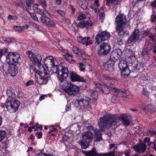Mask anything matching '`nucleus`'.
Segmentation results:
<instances>
[{"mask_svg": "<svg viewBox=\"0 0 156 156\" xmlns=\"http://www.w3.org/2000/svg\"><path fill=\"white\" fill-rule=\"evenodd\" d=\"M119 120L126 126L129 125L131 122L128 116L125 114H122L119 117L115 115L107 114L100 119L98 124L101 130L103 131L106 129L116 125Z\"/></svg>", "mask_w": 156, "mask_h": 156, "instance_id": "f257e3e1", "label": "nucleus"}, {"mask_svg": "<svg viewBox=\"0 0 156 156\" xmlns=\"http://www.w3.org/2000/svg\"><path fill=\"white\" fill-rule=\"evenodd\" d=\"M7 94L9 97L8 101L5 104V106L8 110L10 113L16 112L18 109L20 105V102L18 101H15L14 99L12 98L15 96V94L12 90L11 88H8L7 90Z\"/></svg>", "mask_w": 156, "mask_h": 156, "instance_id": "f03ea898", "label": "nucleus"}, {"mask_svg": "<svg viewBox=\"0 0 156 156\" xmlns=\"http://www.w3.org/2000/svg\"><path fill=\"white\" fill-rule=\"evenodd\" d=\"M49 71L51 73H56L58 75V78L61 83L64 82L68 76L69 71L67 68L61 66H57L54 64L52 67L47 68Z\"/></svg>", "mask_w": 156, "mask_h": 156, "instance_id": "7ed1b4c3", "label": "nucleus"}, {"mask_svg": "<svg viewBox=\"0 0 156 156\" xmlns=\"http://www.w3.org/2000/svg\"><path fill=\"white\" fill-rule=\"evenodd\" d=\"M39 72V77L36 80L37 82L39 84H46L49 79V75L42 65L40 66Z\"/></svg>", "mask_w": 156, "mask_h": 156, "instance_id": "20e7f679", "label": "nucleus"}, {"mask_svg": "<svg viewBox=\"0 0 156 156\" xmlns=\"http://www.w3.org/2000/svg\"><path fill=\"white\" fill-rule=\"evenodd\" d=\"M89 101L90 99L88 97H86L84 98L76 100L75 101L74 105L79 109L86 110L90 107Z\"/></svg>", "mask_w": 156, "mask_h": 156, "instance_id": "39448f33", "label": "nucleus"}, {"mask_svg": "<svg viewBox=\"0 0 156 156\" xmlns=\"http://www.w3.org/2000/svg\"><path fill=\"white\" fill-rule=\"evenodd\" d=\"M64 82L67 84V86L65 89V90L67 94L71 96H75L79 92L80 88L78 87L69 83L68 82L66 81V80Z\"/></svg>", "mask_w": 156, "mask_h": 156, "instance_id": "423d86ee", "label": "nucleus"}, {"mask_svg": "<svg viewBox=\"0 0 156 156\" xmlns=\"http://www.w3.org/2000/svg\"><path fill=\"white\" fill-rule=\"evenodd\" d=\"M4 71L10 73L13 76H15L18 73V67L13 64H5L3 66Z\"/></svg>", "mask_w": 156, "mask_h": 156, "instance_id": "0eeeda50", "label": "nucleus"}, {"mask_svg": "<svg viewBox=\"0 0 156 156\" xmlns=\"http://www.w3.org/2000/svg\"><path fill=\"white\" fill-rule=\"evenodd\" d=\"M111 50V46L107 43L101 44L98 50V54L100 55H104L108 54Z\"/></svg>", "mask_w": 156, "mask_h": 156, "instance_id": "6e6552de", "label": "nucleus"}, {"mask_svg": "<svg viewBox=\"0 0 156 156\" xmlns=\"http://www.w3.org/2000/svg\"><path fill=\"white\" fill-rule=\"evenodd\" d=\"M110 37V33L106 31L98 33L95 38L97 44H99L101 41L107 40Z\"/></svg>", "mask_w": 156, "mask_h": 156, "instance_id": "1a4fd4ad", "label": "nucleus"}, {"mask_svg": "<svg viewBox=\"0 0 156 156\" xmlns=\"http://www.w3.org/2000/svg\"><path fill=\"white\" fill-rule=\"evenodd\" d=\"M115 24L117 25H127V26L130 27L129 22H126V16L123 14L118 15L115 19Z\"/></svg>", "mask_w": 156, "mask_h": 156, "instance_id": "9d476101", "label": "nucleus"}, {"mask_svg": "<svg viewBox=\"0 0 156 156\" xmlns=\"http://www.w3.org/2000/svg\"><path fill=\"white\" fill-rule=\"evenodd\" d=\"M67 77H69L70 80L72 82L77 81L86 82V80L87 81L88 80L87 79L85 80L82 77H81L76 73L73 71H71L70 72H69Z\"/></svg>", "mask_w": 156, "mask_h": 156, "instance_id": "9b49d317", "label": "nucleus"}, {"mask_svg": "<svg viewBox=\"0 0 156 156\" xmlns=\"http://www.w3.org/2000/svg\"><path fill=\"white\" fill-rule=\"evenodd\" d=\"M28 57L30 60L34 63H36L38 65L39 69L40 68V66L42 65L41 64V62L42 57L41 55L38 54L37 55H35L32 52L29 51L28 52Z\"/></svg>", "mask_w": 156, "mask_h": 156, "instance_id": "f8f14e48", "label": "nucleus"}, {"mask_svg": "<svg viewBox=\"0 0 156 156\" xmlns=\"http://www.w3.org/2000/svg\"><path fill=\"white\" fill-rule=\"evenodd\" d=\"M122 54L121 50L119 49H115L112 51L110 54V59L113 63L119 58Z\"/></svg>", "mask_w": 156, "mask_h": 156, "instance_id": "ddd939ff", "label": "nucleus"}, {"mask_svg": "<svg viewBox=\"0 0 156 156\" xmlns=\"http://www.w3.org/2000/svg\"><path fill=\"white\" fill-rule=\"evenodd\" d=\"M95 150V149L93 148L89 151L86 152L85 154L87 156H115L114 152H111L108 153L98 154L96 153Z\"/></svg>", "mask_w": 156, "mask_h": 156, "instance_id": "4468645a", "label": "nucleus"}, {"mask_svg": "<svg viewBox=\"0 0 156 156\" xmlns=\"http://www.w3.org/2000/svg\"><path fill=\"white\" fill-rule=\"evenodd\" d=\"M126 25H117L115 26L116 32L120 36L122 37L128 34V31L125 27Z\"/></svg>", "mask_w": 156, "mask_h": 156, "instance_id": "2eb2a0df", "label": "nucleus"}, {"mask_svg": "<svg viewBox=\"0 0 156 156\" xmlns=\"http://www.w3.org/2000/svg\"><path fill=\"white\" fill-rule=\"evenodd\" d=\"M140 36L139 30L138 29H135L132 34L128 39V42L130 44L132 42H136L139 39Z\"/></svg>", "mask_w": 156, "mask_h": 156, "instance_id": "dca6fc26", "label": "nucleus"}, {"mask_svg": "<svg viewBox=\"0 0 156 156\" xmlns=\"http://www.w3.org/2000/svg\"><path fill=\"white\" fill-rule=\"evenodd\" d=\"M56 61L55 58L52 56H49L46 57L44 60V64L47 68H50L52 67Z\"/></svg>", "mask_w": 156, "mask_h": 156, "instance_id": "f3484780", "label": "nucleus"}, {"mask_svg": "<svg viewBox=\"0 0 156 156\" xmlns=\"http://www.w3.org/2000/svg\"><path fill=\"white\" fill-rule=\"evenodd\" d=\"M101 90L103 93L105 94H108L110 90H111L115 92V91H119L118 89L116 88L115 86L112 84L108 85L107 87L103 86Z\"/></svg>", "mask_w": 156, "mask_h": 156, "instance_id": "a211bd4d", "label": "nucleus"}, {"mask_svg": "<svg viewBox=\"0 0 156 156\" xmlns=\"http://www.w3.org/2000/svg\"><path fill=\"white\" fill-rule=\"evenodd\" d=\"M89 37H77V41L83 44H85L86 46L92 44V42L91 40H89Z\"/></svg>", "mask_w": 156, "mask_h": 156, "instance_id": "6ab92c4d", "label": "nucleus"}, {"mask_svg": "<svg viewBox=\"0 0 156 156\" xmlns=\"http://www.w3.org/2000/svg\"><path fill=\"white\" fill-rule=\"evenodd\" d=\"M133 148L136 152L144 153L146 150V144L144 143L139 144L134 147Z\"/></svg>", "mask_w": 156, "mask_h": 156, "instance_id": "aec40b11", "label": "nucleus"}, {"mask_svg": "<svg viewBox=\"0 0 156 156\" xmlns=\"http://www.w3.org/2000/svg\"><path fill=\"white\" fill-rule=\"evenodd\" d=\"M114 63L112 62L111 60H108L106 62L104 63L103 66L105 70L109 72H112L114 70Z\"/></svg>", "mask_w": 156, "mask_h": 156, "instance_id": "412c9836", "label": "nucleus"}, {"mask_svg": "<svg viewBox=\"0 0 156 156\" xmlns=\"http://www.w3.org/2000/svg\"><path fill=\"white\" fill-rule=\"evenodd\" d=\"M82 140L87 143H90L93 139L92 133L90 132H86L82 135Z\"/></svg>", "mask_w": 156, "mask_h": 156, "instance_id": "4be33fe9", "label": "nucleus"}, {"mask_svg": "<svg viewBox=\"0 0 156 156\" xmlns=\"http://www.w3.org/2000/svg\"><path fill=\"white\" fill-rule=\"evenodd\" d=\"M93 23L91 21L88 20L80 22L77 25V26L81 28H87L92 26Z\"/></svg>", "mask_w": 156, "mask_h": 156, "instance_id": "5701e85b", "label": "nucleus"}, {"mask_svg": "<svg viewBox=\"0 0 156 156\" xmlns=\"http://www.w3.org/2000/svg\"><path fill=\"white\" fill-rule=\"evenodd\" d=\"M118 91H115V92L118 93V94L121 96L126 98L128 99H131L133 98V96L130 94L129 92L128 91H126L125 92H123L122 91H120L119 89Z\"/></svg>", "mask_w": 156, "mask_h": 156, "instance_id": "b1692460", "label": "nucleus"}, {"mask_svg": "<svg viewBox=\"0 0 156 156\" xmlns=\"http://www.w3.org/2000/svg\"><path fill=\"white\" fill-rule=\"evenodd\" d=\"M12 58V61L16 63H19L21 62L20 56V55L16 52L13 53Z\"/></svg>", "mask_w": 156, "mask_h": 156, "instance_id": "393cba45", "label": "nucleus"}, {"mask_svg": "<svg viewBox=\"0 0 156 156\" xmlns=\"http://www.w3.org/2000/svg\"><path fill=\"white\" fill-rule=\"evenodd\" d=\"M36 12L41 15L44 16L46 18H49L50 14L45 9L42 10L40 9H37Z\"/></svg>", "mask_w": 156, "mask_h": 156, "instance_id": "a878e982", "label": "nucleus"}, {"mask_svg": "<svg viewBox=\"0 0 156 156\" xmlns=\"http://www.w3.org/2000/svg\"><path fill=\"white\" fill-rule=\"evenodd\" d=\"M77 2L83 9H86L87 8V2L85 0H77Z\"/></svg>", "mask_w": 156, "mask_h": 156, "instance_id": "bb28decb", "label": "nucleus"}, {"mask_svg": "<svg viewBox=\"0 0 156 156\" xmlns=\"http://www.w3.org/2000/svg\"><path fill=\"white\" fill-rule=\"evenodd\" d=\"M119 66L120 70L126 68H128L126 61L123 59L120 61L119 64Z\"/></svg>", "mask_w": 156, "mask_h": 156, "instance_id": "cd10ccee", "label": "nucleus"}, {"mask_svg": "<svg viewBox=\"0 0 156 156\" xmlns=\"http://www.w3.org/2000/svg\"><path fill=\"white\" fill-rule=\"evenodd\" d=\"M121 70V75L124 78H126L129 75L130 73V71L128 67L122 69Z\"/></svg>", "mask_w": 156, "mask_h": 156, "instance_id": "c85d7f7f", "label": "nucleus"}, {"mask_svg": "<svg viewBox=\"0 0 156 156\" xmlns=\"http://www.w3.org/2000/svg\"><path fill=\"white\" fill-rule=\"evenodd\" d=\"M5 52L4 55L6 56L7 62L8 63L9 62H10L11 61V60H12V58L11 57L13 56V53L10 52L9 53H7V51L5 52Z\"/></svg>", "mask_w": 156, "mask_h": 156, "instance_id": "c756f323", "label": "nucleus"}, {"mask_svg": "<svg viewBox=\"0 0 156 156\" xmlns=\"http://www.w3.org/2000/svg\"><path fill=\"white\" fill-rule=\"evenodd\" d=\"M72 50L76 54H78L79 55H81V56L83 58H84L83 55H84V52H80L79 51L78 48L76 47H73L72 48Z\"/></svg>", "mask_w": 156, "mask_h": 156, "instance_id": "7c9ffc66", "label": "nucleus"}, {"mask_svg": "<svg viewBox=\"0 0 156 156\" xmlns=\"http://www.w3.org/2000/svg\"><path fill=\"white\" fill-rule=\"evenodd\" d=\"M94 134L96 136V139L97 141H99L102 140V138L101 136V134L100 131L98 130Z\"/></svg>", "mask_w": 156, "mask_h": 156, "instance_id": "2f4dec72", "label": "nucleus"}, {"mask_svg": "<svg viewBox=\"0 0 156 156\" xmlns=\"http://www.w3.org/2000/svg\"><path fill=\"white\" fill-rule=\"evenodd\" d=\"M90 95L93 101H95L97 100L98 93L97 91H91L90 93Z\"/></svg>", "mask_w": 156, "mask_h": 156, "instance_id": "473e14b6", "label": "nucleus"}, {"mask_svg": "<svg viewBox=\"0 0 156 156\" xmlns=\"http://www.w3.org/2000/svg\"><path fill=\"white\" fill-rule=\"evenodd\" d=\"M106 3L107 4H111L114 6H116L119 4L121 2L120 0H106Z\"/></svg>", "mask_w": 156, "mask_h": 156, "instance_id": "72a5a7b5", "label": "nucleus"}, {"mask_svg": "<svg viewBox=\"0 0 156 156\" xmlns=\"http://www.w3.org/2000/svg\"><path fill=\"white\" fill-rule=\"evenodd\" d=\"M90 143H87V142L82 140L80 142V144L81 145V147L82 149H86L89 146Z\"/></svg>", "mask_w": 156, "mask_h": 156, "instance_id": "f704fd0d", "label": "nucleus"}, {"mask_svg": "<svg viewBox=\"0 0 156 156\" xmlns=\"http://www.w3.org/2000/svg\"><path fill=\"white\" fill-rule=\"evenodd\" d=\"M6 134V133L5 131L0 130V142L5 138Z\"/></svg>", "mask_w": 156, "mask_h": 156, "instance_id": "c9c22d12", "label": "nucleus"}, {"mask_svg": "<svg viewBox=\"0 0 156 156\" xmlns=\"http://www.w3.org/2000/svg\"><path fill=\"white\" fill-rule=\"evenodd\" d=\"M87 129L88 130H89V131L88 132H90L91 133H93L98 130V129H94L93 126H87Z\"/></svg>", "mask_w": 156, "mask_h": 156, "instance_id": "e433bc0d", "label": "nucleus"}, {"mask_svg": "<svg viewBox=\"0 0 156 156\" xmlns=\"http://www.w3.org/2000/svg\"><path fill=\"white\" fill-rule=\"evenodd\" d=\"M47 26L49 27H55L56 24L53 20H50L47 24Z\"/></svg>", "mask_w": 156, "mask_h": 156, "instance_id": "4c0bfd02", "label": "nucleus"}, {"mask_svg": "<svg viewBox=\"0 0 156 156\" xmlns=\"http://www.w3.org/2000/svg\"><path fill=\"white\" fill-rule=\"evenodd\" d=\"M13 29L17 32H21L23 30L22 27L21 26H14L13 27Z\"/></svg>", "mask_w": 156, "mask_h": 156, "instance_id": "58836bf2", "label": "nucleus"}, {"mask_svg": "<svg viewBox=\"0 0 156 156\" xmlns=\"http://www.w3.org/2000/svg\"><path fill=\"white\" fill-rule=\"evenodd\" d=\"M80 70L81 71L84 72L85 69V67L84 64L81 62L79 63Z\"/></svg>", "mask_w": 156, "mask_h": 156, "instance_id": "ea45409f", "label": "nucleus"}, {"mask_svg": "<svg viewBox=\"0 0 156 156\" xmlns=\"http://www.w3.org/2000/svg\"><path fill=\"white\" fill-rule=\"evenodd\" d=\"M126 52L127 55L129 57H131L133 56V51L131 49L127 48L126 49Z\"/></svg>", "mask_w": 156, "mask_h": 156, "instance_id": "a19ab883", "label": "nucleus"}, {"mask_svg": "<svg viewBox=\"0 0 156 156\" xmlns=\"http://www.w3.org/2000/svg\"><path fill=\"white\" fill-rule=\"evenodd\" d=\"M148 145L149 146V147H151L152 149L156 151V143H155L150 142Z\"/></svg>", "mask_w": 156, "mask_h": 156, "instance_id": "79ce46f5", "label": "nucleus"}, {"mask_svg": "<svg viewBox=\"0 0 156 156\" xmlns=\"http://www.w3.org/2000/svg\"><path fill=\"white\" fill-rule=\"evenodd\" d=\"M86 18L85 15L83 13H80L78 16L77 19L79 20H84Z\"/></svg>", "mask_w": 156, "mask_h": 156, "instance_id": "37998d69", "label": "nucleus"}, {"mask_svg": "<svg viewBox=\"0 0 156 156\" xmlns=\"http://www.w3.org/2000/svg\"><path fill=\"white\" fill-rule=\"evenodd\" d=\"M37 1L38 2L41 4L44 8L46 7L47 4L45 0H37Z\"/></svg>", "mask_w": 156, "mask_h": 156, "instance_id": "c03bdc74", "label": "nucleus"}, {"mask_svg": "<svg viewBox=\"0 0 156 156\" xmlns=\"http://www.w3.org/2000/svg\"><path fill=\"white\" fill-rule=\"evenodd\" d=\"M29 13L30 14L31 17L34 20L36 21H38V19L37 18L36 15L34 13H31L29 11H28Z\"/></svg>", "mask_w": 156, "mask_h": 156, "instance_id": "a18cd8bd", "label": "nucleus"}, {"mask_svg": "<svg viewBox=\"0 0 156 156\" xmlns=\"http://www.w3.org/2000/svg\"><path fill=\"white\" fill-rule=\"evenodd\" d=\"M8 18L9 20H17L18 19V17L16 15L12 16L11 15H9Z\"/></svg>", "mask_w": 156, "mask_h": 156, "instance_id": "49530a36", "label": "nucleus"}, {"mask_svg": "<svg viewBox=\"0 0 156 156\" xmlns=\"http://www.w3.org/2000/svg\"><path fill=\"white\" fill-rule=\"evenodd\" d=\"M26 5L28 7H31V5L34 2V0H26Z\"/></svg>", "mask_w": 156, "mask_h": 156, "instance_id": "de8ad7c7", "label": "nucleus"}, {"mask_svg": "<svg viewBox=\"0 0 156 156\" xmlns=\"http://www.w3.org/2000/svg\"><path fill=\"white\" fill-rule=\"evenodd\" d=\"M94 83L96 87L98 88V89L100 90H101V88L103 87V86L101 85L99 83L94 82Z\"/></svg>", "mask_w": 156, "mask_h": 156, "instance_id": "09e8293b", "label": "nucleus"}, {"mask_svg": "<svg viewBox=\"0 0 156 156\" xmlns=\"http://www.w3.org/2000/svg\"><path fill=\"white\" fill-rule=\"evenodd\" d=\"M143 67V64L142 63H139L136 64V69L140 70Z\"/></svg>", "mask_w": 156, "mask_h": 156, "instance_id": "8fccbe9b", "label": "nucleus"}, {"mask_svg": "<svg viewBox=\"0 0 156 156\" xmlns=\"http://www.w3.org/2000/svg\"><path fill=\"white\" fill-rule=\"evenodd\" d=\"M35 135L37 139H40L42 136V133L38 132L35 133Z\"/></svg>", "mask_w": 156, "mask_h": 156, "instance_id": "3c124183", "label": "nucleus"}, {"mask_svg": "<svg viewBox=\"0 0 156 156\" xmlns=\"http://www.w3.org/2000/svg\"><path fill=\"white\" fill-rule=\"evenodd\" d=\"M57 13L60 16H63L65 15V13L64 12L60 9H58Z\"/></svg>", "mask_w": 156, "mask_h": 156, "instance_id": "603ef678", "label": "nucleus"}, {"mask_svg": "<svg viewBox=\"0 0 156 156\" xmlns=\"http://www.w3.org/2000/svg\"><path fill=\"white\" fill-rule=\"evenodd\" d=\"M3 40L4 41L7 42V44H9L12 42V39L10 38L4 37Z\"/></svg>", "mask_w": 156, "mask_h": 156, "instance_id": "864d4df0", "label": "nucleus"}, {"mask_svg": "<svg viewBox=\"0 0 156 156\" xmlns=\"http://www.w3.org/2000/svg\"><path fill=\"white\" fill-rule=\"evenodd\" d=\"M58 9H57L56 7H53L50 8V10L53 13H55L57 12Z\"/></svg>", "mask_w": 156, "mask_h": 156, "instance_id": "5fc2aeb1", "label": "nucleus"}, {"mask_svg": "<svg viewBox=\"0 0 156 156\" xmlns=\"http://www.w3.org/2000/svg\"><path fill=\"white\" fill-rule=\"evenodd\" d=\"M105 16V14L103 12H101L99 15L100 20L102 22L103 21V20L104 19Z\"/></svg>", "mask_w": 156, "mask_h": 156, "instance_id": "6e6d98bb", "label": "nucleus"}, {"mask_svg": "<svg viewBox=\"0 0 156 156\" xmlns=\"http://www.w3.org/2000/svg\"><path fill=\"white\" fill-rule=\"evenodd\" d=\"M151 106L150 105H147L145 106L144 108V110L145 111H148L150 109H151Z\"/></svg>", "mask_w": 156, "mask_h": 156, "instance_id": "4d7b16f0", "label": "nucleus"}, {"mask_svg": "<svg viewBox=\"0 0 156 156\" xmlns=\"http://www.w3.org/2000/svg\"><path fill=\"white\" fill-rule=\"evenodd\" d=\"M34 83V81L32 80H30L28 81L26 83V85L27 86H29L32 84H33Z\"/></svg>", "mask_w": 156, "mask_h": 156, "instance_id": "13d9d810", "label": "nucleus"}, {"mask_svg": "<svg viewBox=\"0 0 156 156\" xmlns=\"http://www.w3.org/2000/svg\"><path fill=\"white\" fill-rule=\"evenodd\" d=\"M156 20V15L155 14H152L151 17V20L152 22H154Z\"/></svg>", "mask_w": 156, "mask_h": 156, "instance_id": "bf43d9fd", "label": "nucleus"}, {"mask_svg": "<svg viewBox=\"0 0 156 156\" xmlns=\"http://www.w3.org/2000/svg\"><path fill=\"white\" fill-rule=\"evenodd\" d=\"M111 101L113 103H116L117 102L115 96H113L112 98Z\"/></svg>", "mask_w": 156, "mask_h": 156, "instance_id": "052dcab7", "label": "nucleus"}, {"mask_svg": "<svg viewBox=\"0 0 156 156\" xmlns=\"http://www.w3.org/2000/svg\"><path fill=\"white\" fill-rule=\"evenodd\" d=\"M66 59L69 62H71L73 61L72 58H69L67 56H65Z\"/></svg>", "mask_w": 156, "mask_h": 156, "instance_id": "680f3d73", "label": "nucleus"}, {"mask_svg": "<svg viewBox=\"0 0 156 156\" xmlns=\"http://www.w3.org/2000/svg\"><path fill=\"white\" fill-rule=\"evenodd\" d=\"M150 139L149 138L147 137H145L144 140V142L143 143L145 144L146 143H150Z\"/></svg>", "mask_w": 156, "mask_h": 156, "instance_id": "e2e57ef3", "label": "nucleus"}, {"mask_svg": "<svg viewBox=\"0 0 156 156\" xmlns=\"http://www.w3.org/2000/svg\"><path fill=\"white\" fill-rule=\"evenodd\" d=\"M71 110V106L69 105H67L66 106V112H67Z\"/></svg>", "mask_w": 156, "mask_h": 156, "instance_id": "0e129e2a", "label": "nucleus"}, {"mask_svg": "<svg viewBox=\"0 0 156 156\" xmlns=\"http://www.w3.org/2000/svg\"><path fill=\"white\" fill-rule=\"evenodd\" d=\"M40 20L42 23H46V20L44 17L41 16L40 17Z\"/></svg>", "mask_w": 156, "mask_h": 156, "instance_id": "69168bd1", "label": "nucleus"}, {"mask_svg": "<svg viewBox=\"0 0 156 156\" xmlns=\"http://www.w3.org/2000/svg\"><path fill=\"white\" fill-rule=\"evenodd\" d=\"M151 6L152 7L156 8V0L151 3Z\"/></svg>", "mask_w": 156, "mask_h": 156, "instance_id": "338daca9", "label": "nucleus"}, {"mask_svg": "<svg viewBox=\"0 0 156 156\" xmlns=\"http://www.w3.org/2000/svg\"><path fill=\"white\" fill-rule=\"evenodd\" d=\"M46 154L43 153H40L37 154V156H46Z\"/></svg>", "mask_w": 156, "mask_h": 156, "instance_id": "774afa93", "label": "nucleus"}]
</instances>
